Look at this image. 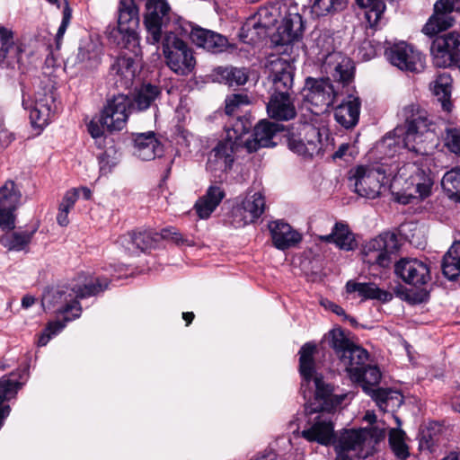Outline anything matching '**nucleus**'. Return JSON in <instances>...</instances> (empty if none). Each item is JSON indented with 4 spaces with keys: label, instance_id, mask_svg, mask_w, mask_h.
<instances>
[{
    "label": "nucleus",
    "instance_id": "obj_1",
    "mask_svg": "<svg viewBox=\"0 0 460 460\" xmlns=\"http://www.w3.org/2000/svg\"><path fill=\"white\" fill-rule=\"evenodd\" d=\"M315 352L316 345L313 342L305 343L299 350L301 393L305 400L310 398L305 404V411L310 417L301 436L309 442L329 446L333 445L335 439L334 425L324 412L330 413L339 408L347 394H337L335 387L326 383L322 376L314 377Z\"/></svg>",
    "mask_w": 460,
    "mask_h": 460
},
{
    "label": "nucleus",
    "instance_id": "obj_2",
    "mask_svg": "<svg viewBox=\"0 0 460 460\" xmlns=\"http://www.w3.org/2000/svg\"><path fill=\"white\" fill-rule=\"evenodd\" d=\"M401 116L405 127H397L386 134L381 143L384 147L394 148V155L400 148H406L416 154L428 153V142L433 141L436 125L433 117L417 103L404 106Z\"/></svg>",
    "mask_w": 460,
    "mask_h": 460
},
{
    "label": "nucleus",
    "instance_id": "obj_3",
    "mask_svg": "<svg viewBox=\"0 0 460 460\" xmlns=\"http://www.w3.org/2000/svg\"><path fill=\"white\" fill-rule=\"evenodd\" d=\"M324 339L353 382L367 394L376 389L382 374L376 366L366 364L369 357L367 349L352 342L341 328L329 331Z\"/></svg>",
    "mask_w": 460,
    "mask_h": 460
},
{
    "label": "nucleus",
    "instance_id": "obj_4",
    "mask_svg": "<svg viewBox=\"0 0 460 460\" xmlns=\"http://www.w3.org/2000/svg\"><path fill=\"white\" fill-rule=\"evenodd\" d=\"M109 286L107 279H96L84 285H73L70 288L51 289L44 293L41 305L45 311L52 310L64 316L65 322L80 317L82 307L77 299L96 296Z\"/></svg>",
    "mask_w": 460,
    "mask_h": 460
},
{
    "label": "nucleus",
    "instance_id": "obj_5",
    "mask_svg": "<svg viewBox=\"0 0 460 460\" xmlns=\"http://www.w3.org/2000/svg\"><path fill=\"white\" fill-rule=\"evenodd\" d=\"M138 8L134 0H119L118 7V24L109 26L106 31L109 41L118 47L128 49L135 56L141 55L139 36Z\"/></svg>",
    "mask_w": 460,
    "mask_h": 460
},
{
    "label": "nucleus",
    "instance_id": "obj_6",
    "mask_svg": "<svg viewBox=\"0 0 460 460\" xmlns=\"http://www.w3.org/2000/svg\"><path fill=\"white\" fill-rule=\"evenodd\" d=\"M163 34H164L162 42L163 52L167 66L179 75L191 74L196 66V58L191 47L177 34L167 32L166 28H164Z\"/></svg>",
    "mask_w": 460,
    "mask_h": 460
},
{
    "label": "nucleus",
    "instance_id": "obj_7",
    "mask_svg": "<svg viewBox=\"0 0 460 460\" xmlns=\"http://www.w3.org/2000/svg\"><path fill=\"white\" fill-rule=\"evenodd\" d=\"M375 444L376 439L371 429H345L335 436L333 447L338 456L365 459L372 455Z\"/></svg>",
    "mask_w": 460,
    "mask_h": 460
},
{
    "label": "nucleus",
    "instance_id": "obj_8",
    "mask_svg": "<svg viewBox=\"0 0 460 460\" xmlns=\"http://www.w3.org/2000/svg\"><path fill=\"white\" fill-rule=\"evenodd\" d=\"M288 148L294 153L312 157L323 148L321 129L310 123H300L287 134Z\"/></svg>",
    "mask_w": 460,
    "mask_h": 460
},
{
    "label": "nucleus",
    "instance_id": "obj_9",
    "mask_svg": "<svg viewBox=\"0 0 460 460\" xmlns=\"http://www.w3.org/2000/svg\"><path fill=\"white\" fill-rule=\"evenodd\" d=\"M284 6L280 1L269 2L259 8L257 13L250 17L242 27V35L251 40H256L267 34V31L274 27L284 12Z\"/></svg>",
    "mask_w": 460,
    "mask_h": 460
},
{
    "label": "nucleus",
    "instance_id": "obj_10",
    "mask_svg": "<svg viewBox=\"0 0 460 460\" xmlns=\"http://www.w3.org/2000/svg\"><path fill=\"white\" fill-rule=\"evenodd\" d=\"M102 54L103 49L99 38L87 34L80 39L77 51L66 59V66L84 73L92 72L100 66Z\"/></svg>",
    "mask_w": 460,
    "mask_h": 460
},
{
    "label": "nucleus",
    "instance_id": "obj_11",
    "mask_svg": "<svg viewBox=\"0 0 460 460\" xmlns=\"http://www.w3.org/2000/svg\"><path fill=\"white\" fill-rule=\"evenodd\" d=\"M350 180H354V190L360 197L376 199L380 195L384 181L386 178L385 170L380 165L357 166L350 171Z\"/></svg>",
    "mask_w": 460,
    "mask_h": 460
},
{
    "label": "nucleus",
    "instance_id": "obj_12",
    "mask_svg": "<svg viewBox=\"0 0 460 460\" xmlns=\"http://www.w3.org/2000/svg\"><path fill=\"white\" fill-rule=\"evenodd\" d=\"M385 56L391 65L402 71L419 73L424 68L420 52L405 41H385Z\"/></svg>",
    "mask_w": 460,
    "mask_h": 460
},
{
    "label": "nucleus",
    "instance_id": "obj_13",
    "mask_svg": "<svg viewBox=\"0 0 460 460\" xmlns=\"http://www.w3.org/2000/svg\"><path fill=\"white\" fill-rule=\"evenodd\" d=\"M398 237L394 233L385 232L371 239L363 248L365 261L386 268L392 262V255L399 250Z\"/></svg>",
    "mask_w": 460,
    "mask_h": 460
},
{
    "label": "nucleus",
    "instance_id": "obj_14",
    "mask_svg": "<svg viewBox=\"0 0 460 460\" xmlns=\"http://www.w3.org/2000/svg\"><path fill=\"white\" fill-rule=\"evenodd\" d=\"M144 24L146 30V41L155 45L162 39L164 28L170 23L171 8L165 0H147Z\"/></svg>",
    "mask_w": 460,
    "mask_h": 460
},
{
    "label": "nucleus",
    "instance_id": "obj_15",
    "mask_svg": "<svg viewBox=\"0 0 460 460\" xmlns=\"http://www.w3.org/2000/svg\"><path fill=\"white\" fill-rule=\"evenodd\" d=\"M305 92V99L312 105V111L315 114L326 112L336 97L329 78H306Z\"/></svg>",
    "mask_w": 460,
    "mask_h": 460
},
{
    "label": "nucleus",
    "instance_id": "obj_16",
    "mask_svg": "<svg viewBox=\"0 0 460 460\" xmlns=\"http://www.w3.org/2000/svg\"><path fill=\"white\" fill-rule=\"evenodd\" d=\"M133 113L130 108L129 97L119 94L108 101L102 111L100 122L106 126L109 132L120 131L127 124L129 114Z\"/></svg>",
    "mask_w": 460,
    "mask_h": 460
},
{
    "label": "nucleus",
    "instance_id": "obj_17",
    "mask_svg": "<svg viewBox=\"0 0 460 460\" xmlns=\"http://www.w3.org/2000/svg\"><path fill=\"white\" fill-rule=\"evenodd\" d=\"M403 170L409 172L405 181L408 196L420 199L429 197L434 185V176L430 169L418 164H410Z\"/></svg>",
    "mask_w": 460,
    "mask_h": 460
},
{
    "label": "nucleus",
    "instance_id": "obj_18",
    "mask_svg": "<svg viewBox=\"0 0 460 460\" xmlns=\"http://www.w3.org/2000/svg\"><path fill=\"white\" fill-rule=\"evenodd\" d=\"M265 198L260 192L246 196L231 212V224L235 228L255 222L264 212Z\"/></svg>",
    "mask_w": 460,
    "mask_h": 460
},
{
    "label": "nucleus",
    "instance_id": "obj_19",
    "mask_svg": "<svg viewBox=\"0 0 460 460\" xmlns=\"http://www.w3.org/2000/svg\"><path fill=\"white\" fill-rule=\"evenodd\" d=\"M460 12V0H438L434 4V13L424 25L422 31L433 36L452 27L455 22L453 12Z\"/></svg>",
    "mask_w": 460,
    "mask_h": 460
},
{
    "label": "nucleus",
    "instance_id": "obj_20",
    "mask_svg": "<svg viewBox=\"0 0 460 460\" xmlns=\"http://www.w3.org/2000/svg\"><path fill=\"white\" fill-rule=\"evenodd\" d=\"M22 194L13 181H7L0 188V228L13 230L15 228V210L20 205Z\"/></svg>",
    "mask_w": 460,
    "mask_h": 460
},
{
    "label": "nucleus",
    "instance_id": "obj_21",
    "mask_svg": "<svg viewBox=\"0 0 460 460\" xmlns=\"http://www.w3.org/2000/svg\"><path fill=\"white\" fill-rule=\"evenodd\" d=\"M270 69L269 93L296 94L293 90L295 67L289 61L277 58L270 62Z\"/></svg>",
    "mask_w": 460,
    "mask_h": 460
},
{
    "label": "nucleus",
    "instance_id": "obj_22",
    "mask_svg": "<svg viewBox=\"0 0 460 460\" xmlns=\"http://www.w3.org/2000/svg\"><path fill=\"white\" fill-rule=\"evenodd\" d=\"M285 16L282 23L278 27L276 43L279 45H289L297 41L303 35L305 29L302 16L296 6H284Z\"/></svg>",
    "mask_w": 460,
    "mask_h": 460
},
{
    "label": "nucleus",
    "instance_id": "obj_23",
    "mask_svg": "<svg viewBox=\"0 0 460 460\" xmlns=\"http://www.w3.org/2000/svg\"><path fill=\"white\" fill-rule=\"evenodd\" d=\"M394 272L403 282L416 287L425 285L430 279L429 268L417 259H401L394 265Z\"/></svg>",
    "mask_w": 460,
    "mask_h": 460
},
{
    "label": "nucleus",
    "instance_id": "obj_24",
    "mask_svg": "<svg viewBox=\"0 0 460 460\" xmlns=\"http://www.w3.org/2000/svg\"><path fill=\"white\" fill-rule=\"evenodd\" d=\"M134 57L127 54H120L111 63L110 74L113 76L115 84L123 88H129L133 84L134 79L137 74L138 63L137 58L140 56Z\"/></svg>",
    "mask_w": 460,
    "mask_h": 460
},
{
    "label": "nucleus",
    "instance_id": "obj_25",
    "mask_svg": "<svg viewBox=\"0 0 460 460\" xmlns=\"http://www.w3.org/2000/svg\"><path fill=\"white\" fill-rule=\"evenodd\" d=\"M283 129V126L266 119L261 120L253 129L252 138L244 141V148L248 153L256 152L261 147L274 146V136Z\"/></svg>",
    "mask_w": 460,
    "mask_h": 460
},
{
    "label": "nucleus",
    "instance_id": "obj_26",
    "mask_svg": "<svg viewBox=\"0 0 460 460\" xmlns=\"http://www.w3.org/2000/svg\"><path fill=\"white\" fill-rule=\"evenodd\" d=\"M238 147L226 139L217 143V145L209 152L206 168L209 172H226L232 168L234 161V155L238 151Z\"/></svg>",
    "mask_w": 460,
    "mask_h": 460
},
{
    "label": "nucleus",
    "instance_id": "obj_27",
    "mask_svg": "<svg viewBox=\"0 0 460 460\" xmlns=\"http://www.w3.org/2000/svg\"><path fill=\"white\" fill-rule=\"evenodd\" d=\"M295 99L296 94L270 93L266 104L268 115L281 121L293 119L296 116Z\"/></svg>",
    "mask_w": 460,
    "mask_h": 460
},
{
    "label": "nucleus",
    "instance_id": "obj_28",
    "mask_svg": "<svg viewBox=\"0 0 460 460\" xmlns=\"http://www.w3.org/2000/svg\"><path fill=\"white\" fill-rule=\"evenodd\" d=\"M323 66L326 73L343 84L351 81L354 75V66L351 60L343 57L340 52L330 53L326 56Z\"/></svg>",
    "mask_w": 460,
    "mask_h": 460
},
{
    "label": "nucleus",
    "instance_id": "obj_29",
    "mask_svg": "<svg viewBox=\"0 0 460 460\" xmlns=\"http://www.w3.org/2000/svg\"><path fill=\"white\" fill-rule=\"evenodd\" d=\"M164 148L154 131L134 135V155L143 161H150L163 155Z\"/></svg>",
    "mask_w": 460,
    "mask_h": 460
},
{
    "label": "nucleus",
    "instance_id": "obj_30",
    "mask_svg": "<svg viewBox=\"0 0 460 460\" xmlns=\"http://www.w3.org/2000/svg\"><path fill=\"white\" fill-rule=\"evenodd\" d=\"M190 38L195 45L212 53L223 52L228 46V40L225 36L199 26L191 29Z\"/></svg>",
    "mask_w": 460,
    "mask_h": 460
},
{
    "label": "nucleus",
    "instance_id": "obj_31",
    "mask_svg": "<svg viewBox=\"0 0 460 460\" xmlns=\"http://www.w3.org/2000/svg\"><path fill=\"white\" fill-rule=\"evenodd\" d=\"M162 91L160 86L152 84H143L137 88L129 97L130 108L133 112L145 111L150 108L157 110L155 102L160 99Z\"/></svg>",
    "mask_w": 460,
    "mask_h": 460
},
{
    "label": "nucleus",
    "instance_id": "obj_32",
    "mask_svg": "<svg viewBox=\"0 0 460 460\" xmlns=\"http://www.w3.org/2000/svg\"><path fill=\"white\" fill-rule=\"evenodd\" d=\"M360 108V99L349 94L335 108L334 119L344 128H353L358 123Z\"/></svg>",
    "mask_w": 460,
    "mask_h": 460
},
{
    "label": "nucleus",
    "instance_id": "obj_33",
    "mask_svg": "<svg viewBox=\"0 0 460 460\" xmlns=\"http://www.w3.org/2000/svg\"><path fill=\"white\" fill-rule=\"evenodd\" d=\"M269 228L273 244L279 250L293 247L302 240L301 234L283 221L271 222Z\"/></svg>",
    "mask_w": 460,
    "mask_h": 460
},
{
    "label": "nucleus",
    "instance_id": "obj_34",
    "mask_svg": "<svg viewBox=\"0 0 460 460\" xmlns=\"http://www.w3.org/2000/svg\"><path fill=\"white\" fill-rule=\"evenodd\" d=\"M346 292L349 294L358 293L363 300L376 299L382 302H388L393 296L390 292L379 288L373 282H357L349 280L346 283Z\"/></svg>",
    "mask_w": 460,
    "mask_h": 460
},
{
    "label": "nucleus",
    "instance_id": "obj_35",
    "mask_svg": "<svg viewBox=\"0 0 460 460\" xmlns=\"http://www.w3.org/2000/svg\"><path fill=\"white\" fill-rule=\"evenodd\" d=\"M321 241L328 243H335L341 250L352 251L357 247L353 234L348 225L337 222L329 234L319 235Z\"/></svg>",
    "mask_w": 460,
    "mask_h": 460
},
{
    "label": "nucleus",
    "instance_id": "obj_36",
    "mask_svg": "<svg viewBox=\"0 0 460 460\" xmlns=\"http://www.w3.org/2000/svg\"><path fill=\"white\" fill-rule=\"evenodd\" d=\"M224 198L225 191L221 187L217 185L209 186L206 194L199 198L194 206L199 217L202 219L209 217Z\"/></svg>",
    "mask_w": 460,
    "mask_h": 460
},
{
    "label": "nucleus",
    "instance_id": "obj_37",
    "mask_svg": "<svg viewBox=\"0 0 460 460\" xmlns=\"http://www.w3.org/2000/svg\"><path fill=\"white\" fill-rule=\"evenodd\" d=\"M5 231L4 234L0 235V244L8 251L21 252L25 251L29 247L37 229L18 232H13V230Z\"/></svg>",
    "mask_w": 460,
    "mask_h": 460
},
{
    "label": "nucleus",
    "instance_id": "obj_38",
    "mask_svg": "<svg viewBox=\"0 0 460 460\" xmlns=\"http://www.w3.org/2000/svg\"><path fill=\"white\" fill-rule=\"evenodd\" d=\"M452 77L448 73L439 74L432 83L433 94L438 98L443 111L451 112L453 103L451 101Z\"/></svg>",
    "mask_w": 460,
    "mask_h": 460
},
{
    "label": "nucleus",
    "instance_id": "obj_39",
    "mask_svg": "<svg viewBox=\"0 0 460 460\" xmlns=\"http://www.w3.org/2000/svg\"><path fill=\"white\" fill-rule=\"evenodd\" d=\"M441 440V426L436 422L430 423L419 434V448L420 451L433 453L440 446Z\"/></svg>",
    "mask_w": 460,
    "mask_h": 460
},
{
    "label": "nucleus",
    "instance_id": "obj_40",
    "mask_svg": "<svg viewBox=\"0 0 460 460\" xmlns=\"http://www.w3.org/2000/svg\"><path fill=\"white\" fill-rule=\"evenodd\" d=\"M252 127V122L247 116L237 117L231 124V127L226 128V140L234 144L235 146L244 147L243 137L249 133Z\"/></svg>",
    "mask_w": 460,
    "mask_h": 460
},
{
    "label": "nucleus",
    "instance_id": "obj_41",
    "mask_svg": "<svg viewBox=\"0 0 460 460\" xmlns=\"http://www.w3.org/2000/svg\"><path fill=\"white\" fill-rule=\"evenodd\" d=\"M442 272L449 280L460 276V241L455 242L443 257Z\"/></svg>",
    "mask_w": 460,
    "mask_h": 460
},
{
    "label": "nucleus",
    "instance_id": "obj_42",
    "mask_svg": "<svg viewBox=\"0 0 460 460\" xmlns=\"http://www.w3.org/2000/svg\"><path fill=\"white\" fill-rule=\"evenodd\" d=\"M51 106L48 98L36 99L30 111V119L33 127L43 128L49 124L51 118Z\"/></svg>",
    "mask_w": 460,
    "mask_h": 460
},
{
    "label": "nucleus",
    "instance_id": "obj_43",
    "mask_svg": "<svg viewBox=\"0 0 460 460\" xmlns=\"http://www.w3.org/2000/svg\"><path fill=\"white\" fill-rule=\"evenodd\" d=\"M365 9V17L371 28L376 27L386 8L382 0H356Z\"/></svg>",
    "mask_w": 460,
    "mask_h": 460
},
{
    "label": "nucleus",
    "instance_id": "obj_44",
    "mask_svg": "<svg viewBox=\"0 0 460 460\" xmlns=\"http://www.w3.org/2000/svg\"><path fill=\"white\" fill-rule=\"evenodd\" d=\"M371 398L376 402L378 407L384 411L389 406L400 405L402 402V394L392 389L376 388L368 394Z\"/></svg>",
    "mask_w": 460,
    "mask_h": 460
},
{
    "label": "nucleus",
    "instance_id": "obj_45",
    "mask_svg": "<svg viewBox=\"0 0 460 460\" xmlns=\"http://www.w3.org/2000/svg\"><path fill=\"white\" fill-rule=\"evenodd\" d=\"M347 5L348 0H314L311 10L314 14L320 17L341 12Z\"/></svg>",
    "mask_w": 460,
    "mask_h": 460
},
{
    "label": "nucleus",
    "instance_id": "obj_46",
    "mask_svg": "<svg viewBox=\"0 0 460 460\" xmlns=\"http://www.w3.org/2000/svg\"><path fill=\"white\" fill-rule=\"evenodd\" d=\"M443 189L450 197L460 199V167L447 172L441 181Z\"/></svg>",
    "mask_w": 460,
    "mask_h": 460
},
{
    "label": "nucleus",
    "instance_id": "obj_47",
    "mask_svg": "<svg viewBox=\"0 0 460 460\" xmlns=\"http://www.w3.org/2000/svg\"><path fill=\"white\" fill-rule=\"evenodd\" d=\"M389 445L399 459L404 460L409 456V450L404 441V432L402 430L391 429L389 433Z\"/></svg>",
    "mask_w": 460,
    "mask_h": 460
},
{
    "label": "nucleus",
    "instance_id": "obj_48",
    "mask_svg": "<svg viewBox=\"0 0 460 460\" xmlns=\"http://www.w3.org/2000/svg\"><path fill=\"white\" fill-rule=\"evenodd\" d=\"M220 75L229 86H241L246 84L248 73L245 68L225 67L221 69Z\"/></svg>",
    "mask_w": 460,
    "mask_h": 460
},
{
    "label": "nucleus",
    "instance_id": "obj_49",
    "mask_svg": "<svg viewBox=\"0 0 460 460\" xmlns=\"http://www.w3.org/2000/svg\"><path fill=\"white\" fill-rule=\"evenodd\" d=\"M159 235L151 230L135 231V247L136 252H145L150 249L155 242L158 241Z\"/></svg>",
    "mask_w": 460,
    "mask_h": 460
},
{
    "label": "nucleus",
    "instance_id": "obj_50",
    "mask_svg": "<svg viewBox=\"0 0 460 460\" xmlns=\"http://www.w3.org/2000/svg\"><path fill=\"white\" fill-rule=\"evenodd\" d=\"M444 144L450 152L460 155V128L453 126L446 127Z\"/></svg>",
    "mask_w": 460,
    "mask_h": 460
},
{
    "label": "nucleus",
    "instance_id": "obj_51",
    "mask_svg": "<svg viewBox=\"0 0 460 460\" xmlns=\"http://www.w3.org/2000/svg\"><path fill=\"white\" fill-rule=\"evenodd\" d=\"M251 103V100L247 94L244 93H234L226 97V113L227 115H233L237 110L243 105Z\"/></svg>",
    "mask_w": 460,
    "mask_h": 460
},
{
    "label": "nucleus",
    "instance_id": "obj_52",
    "mask_svg": "<svg viewBox=\"0 0 460 460\" xmlns=\"http://www.w3.org/2000/svg\"><path fill=\"white\" fill-rule=\"evenodd\" d=\"M20 388V384L9 378H2L0 380V404H4V401L13 398Z\"/></svg>",
    "mask_w": 460,
    "mask_h": 460
},
{
    "label": "nucleus",
    "instance_id": "obj_53",
    "mask_svg": "<svg viewBox=\"0 0 460 460\" xmlns=\"http://www.w3.org/2000/svg\"><path fill=\"white\" fill-rule=\"evenodd\" d=\"M65 1V6L62 12V22L56 34V41L57 45H59L60 40L63 39V36L70 23L72 18V9L70 8L66 0Z\"/></svg>",
    "mask_w": 460,
    "mask_h": 460
},
{
    "label": "nucleus",
    "instance_id": "obj_54",
    "mask_svg": "<svg viewBox=\"0 0 460 460\" xmlns=\"http://www.w3.org/2000/svg\"><path fill=\"white\" fill-rule=\"evenodd\" d=\"M13 44V32L4 28H0V59L5 58Z\"/></svg>",
    "mask_w": 460,
    "mask_h": 460
},
{
    "label": "nucleus",
    "instance_id": "obj_55",
    "mask_svg": "<svg viewBox=\"0 0 460 460\" xmlns=\"http://www.w3.org/2000/svg\"><path fill=\"white\" fill-rule=\"evenodd\" d=\"M98 161L100 172L102 175H107L111 172L112 169L117 164L116 159L111 156L107 151L98 157Z\"/></svg>",
    "mask_w": 460,
    "mask_h": 460
},
{
    "label": "nucleus",
    "instance_id": "obj_56",
    "mask_svg": "<svg viewBox=\"0 0 460 460\" xmlns=\"http://www.w3.org/2000/svg\"><path fill=\"white\" fill-rule=\"evenodd\" d=\"M118 243L124 247L129 253H135V231L128 232L120 235L118 239Z\"/></svg>",
    "mask_w": 460,
    "mask_h": 460
},
{
    "label": "nucleus",
    "instance_id": "obj_57",
    "mask_svg": "<svg viewBox=\"0 0 460 460\" xmlns=\"http://www.w3.org/2000/svg\"><path fill=\"white\" fill-rule=\"evenodd\" d=\"M78 198L79 190H77V189H72L66 192L59 207L70 211V209L73 208Z\"/></svg>",
    "mask_w": 460,
    "mask_h": 460
},
{
    "label": "nucleus",
    "instance_id": "obj_58",
    "mask_svg": "<svg viewBox=\"0 0 460 460\" xmlns=\"http://www.w3.org/2000/svg\"><path fill=\"white\" fill-rule=\"evenodd\" d=\"M106 126L102 125L100 119L98 121L92 120L88 124V131L93 138H98L103 136Z\"/></svg>",
    "mask_w": 460,
    "mask_h": 460
},
{
    "label": "nucleus",
    "instance_id": "obj_59",
    "mask_svg": "<svg viewBox=\"0 0 460 460\" xmlns=\"http://www.w3.org/2000/svg\"><path fill=\"white\" fill-rule=\"evenodd\" d=\"M66 322H61V321H53L49 322L45 328L46 332L49 333H51V336H54L58 334L59 332H61L65 326Z\"/></svg>",
    "mask_w": 460,
    "mask_h": 460
},
{
    "label": "nucleus",
    "instance_id": "obj_60",
    "mask_svg": "<svg viewBox=\"0 0 460 460\" xmlns=\"http://www.w3.org/2000/svg\"><path fill=\"white\" fill-rule=\"evenodd\" d=\"M328 307L332 312H333L337 315L343 316L345 319L349 320L352 324H355L357 323L353 317H350L346 314L344 309L341 306L334 303L329 302Z\"/></svg>",
    "mask_w": 460,
    "mask_h": 460
},
{
    "label": "nucleus",
    "instance_id": "obj_61",
    "mask_svg": "<svg viewBox=\"0 0 460 460\" xmlns=\"http://www.w3.org/2000/svg\"><path fill=\"white\" fill-rule=\"evenodd\" d=\"M161 236L163 238H171L176 243H180L183 241L182 236L181 234L174 231V228H166L164 229L161 233Z\"/></svg>",
    "mask_w": 460,
    "mask_h": 460
},
{
    "label": "nucleus",
    "instance_id": "obj_62",
    "mask_svg": "<svg viewBox=\"0 0 460 460\" xmlns=\"http://www.w3.org/2000/svg\"><path fill=\"white\" fill-rule=\"evenodd\" d=\"M68 213H69V210L59 207L58 213L57 216V221L59 226H66L68 225V223H69Z\"/></svg>",
    "mask_w": 460,
    "mask_h": 460
},
{
    "label": "nucleus",
    "instance_id": "obj_63",
    "mask_svg": "<svg viewBox=\"0 0 460 460\" xmlns=\"http://www.w3.org/2000/svg\"><path fill=\"white\" fill-rule=\"evenodd\" d=\"M349 148V144H342L339 146L337 151L334 153V158H342L345 156L347 150Z\"/></svg>",
    "mask_w": 460,
    "mask_h": 460
},
{
    "label": "nucleus",
    "instance_id": "obj_64",
    "mask_svg": "<svg viewBox=\"0 0 460 460\" xmlns=\"http://www.w3.org/2000/svg\"><path fill=\"white\" fill-rule=\"evenodd\" d=\"M52 338L51 333H49L44 330V332L41 333V335L39 338L38 344L39 346H45L47 343L50 341Z\"/></svg>",
    "mask_w": 460,
    "mask_h": 460
}]
</instances>
